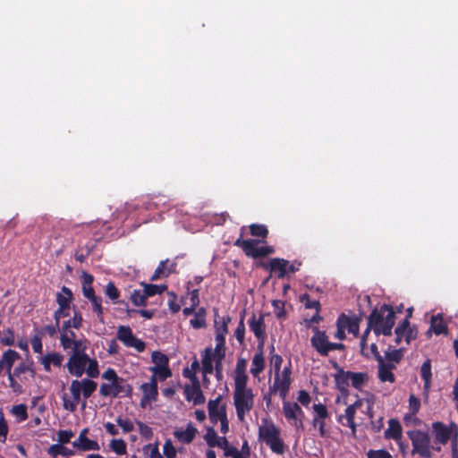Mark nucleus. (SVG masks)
Instances as JSON below:
<instances>
[{
  "instance_id": "obj_1",
  "label": "nucleus",
  "mask_w": 458,
  "mask_h": 458,
  "mask_svg": "<svg viewBox=\"0 0 458 458\" xmlns=\"http://www.w3.org/2000/svg\"><path fill=\"white\" fill-rule=\"evenodd\" d=\"M395 321V312L392 306L388 304H383L379 309L375 308L368 318V327L363 333L360 339V352L363 356L369 357L368 353H365V348L367 346V337L373 330L376 335H384L389 336L392 335V329Z\"/></svg>"
},
{
  "instance_id": "obj_2",
  "label": "nucleus",
  "mask_w": 458,
  "mask_h": 458,
  "mask_svg": "<svg viewBox=\"0 0 458 458\" xmlns=\"http://www.w3.org/2000/svg\"><path fill=\"white\" fill-rule=\"evenodd\" d=\"M233 404L238 420L243 421L254 406V394L251 388L247 387V383L234 384Z\"/></svg>"
},
{
  "instance_id": "obj_3",
  "label": "nucleus",
  "mask_w": 458,
  "mask_h": 458,
  "mask_svg": "<svg viewBox=\"0 0 458 458\" xmlns=\"http://www.w3.org/2000/svg\"><path fill=\"white\" fill-rule=\"evenodd\" d=\"M244 229L245 226L241 228V236L234 242L233 245L241 248L247 257H250L252 259H259L271 255L275 252V249L272 246L265 245L259 247V244L260 242H265V241H260L258 239L244 240Z\"/></svg>"
},
{
  "instance_id": "obj_4",
  "label": "nucleus",
  "mask_w": 458,
  "mask_h": 458,
  "mask_svg": "<svg viewBox=\"0 0 458 458\" xmlns=\"http://www.w3.org/2000/svg\"><path fill=\"white\" fill-rule=\"evenodd\" d=\"M280 435V429L273 422L259 428V439L264 441L276 454H283L285 451L284 443Z\"/></svg>"
},
{
  "instance_id": "obj_5",
  "label": "nucleus",
  "mask_w": 458,
  "mask_h": 458,
  "mask_svg": "<svg viewBox=\"0 0 458 458\" xmlns=\"http://www.w3.org/2000/svg\"><path fill=\"white\" fill-rule=\"evenodd\" d=\"M407 436L411 442V454H419L421 458H432L431 437L426 431L413 429L407 431Z\"/></svg>"
},
{
  "instance_id": "obj_6",
  "label": "nucleus",
  "mask_w": 458,
  "mask_h": 458,
  "mask_svg": "<svg viewBox=\"0 0 458 458\" xmlns=\"http://www.w3.org/2000/svg\"><path fill=\"white\" fill-rule=\"evenodd\" d=\"M56 303L58 308L54 312V320L61 321V318L70 316L71 304L73 301V294L70 288L62 287V293H56Z\"/></svg>"
},
{
  "instance_id": "obj_7",
  "label": "nucleus",
  "mask_w": 458,
  "mask_h": 458,
  "mask_svg": "<svg viewBox=\"0 0 458 458\" xmlns=\"http://www.w3.org/2000/svg\"><path fill=\"white\" fill-rule=\"evenodd\" d=\"M435 444L446 445L453 435H458V426L451 422L448 426L441 421L432 423Z\"/></svg>"
},
{
  "instance_id": "obj_8",
  "label": "nucleus",
  "mask_w": 458,
  "mask_h": 458,
  "mask_svg": "<svg viewBox=\"0 0 458 458\" xmlns=\"http://www.w3.org/2000/svg\"><path fill=\"white\" fill-rule=\"evenodd\" d=\"M313 335L310 338L312 348L323 357L328 356L331 348L329 338L324 330H320L318 327H312Z\"/></svg>"
},
{
  "instance_id": "obj_9",
  "label": "nucleus",
  "mask_w": 458,
  "mask_h": 458,
  "mask_svg": "<svg viewBox=\"0 0 458 458\" xmlns=\"http://www.w3.org/2000/svg\"><path fill=\"white\" fill-rule=\"evenodd\" d=\"M117 338L126 347H132L139 352H142L146 348L145 343L133 335L132 330L129 326L118 327Z\"/></svg>"
},
{
  "instance_id": "obj_10",
  "label": "nucleus",
  "mask_w": 458,
  "mask_h": 458,
  "mask_svg": "<svg viewBox=\"0 0 458 458\" xmlns=\"http://www.w3.org/2000/svg\"><path fill=\"white\" fill-rule=\"evenodd\" d=\"M314 416L312 420V426L314 428H318L319 436L326 437L329 432L326 429V420L329 419L330 414L327 407L323 403H314L312 406Z\"/></svg>"
},
{
  "instance_id": "obj_11",
  "label": "nucleus",
  "mask_w": 458,
  "mask_h": 458,
  "mask_svg": "<svg viewBox=\"0 0 458 458\" xmlns=\"http://www.w3.org/2000/svg\"><path fill=\"white\" fill-rule=\"evenodd\" d=\"M192 386H186L184 388V394L187 401H192L195 405L203 404L205 403V396L200 388L199 381L197 376L191 374V376H187Z\"/></svg>"
},
{
  "instance_id": "obj_12",
  "label": "nucleus",
  "mask_w": 458,
  "mask_h": 458,
  "mask_svg": "<svg viewBox=\"0 0 458 458\" xmlns=\"http://www.w3.org/2000/svg\"><path fill=\"white\" fill-rule=\"evenodd\" d=\"M140 388L143 393L140 403L141 408H145L147 404L157 400L158 386L155 376H151L149 382L141 384Z\"/></svg>"
},
{
  "instance_id": "obj_13",
  "label": "nucleus",
  "mask_w": 458,
  "mask_h": 458,
  "mask_svg": "<svg viewBox=\"0 0 458 458\" xmlns=\"http://www.w3.org/2000/svg\"><path fill=\"white\" fill-rule=\"evenodd\" d=\"M222 396L218 395L216 398L209 400L208 403V411L209 420L213 425H216L218 420L225 418L227 416L226 413V406L225 404H221Z\"/></svg>"
},
{
  "instance_id": "obj_14",
  "label": "nucleus",
  "mask_w": 458,
  "mask_h": 458,
  "mask_svg": "<svg viewBox=\"0 0 458 458\" xmlns=\"http://www.w3.org/2000/svg\"><path fill=\"white\" fill-rule=\"evenodd\" d=\"M78 385H79V380H77V379L72 380L71 383L70 392L72 394V400H68L65 397V395L63 397L64 408L66 411H69L71 412H73L76 411L77 406L81 402V392Z\"/></svg>"
},
{
  "instance_id": "obj_15",
  "label": "nucleus",
  "mask_w": 458,
  "mask_h": 458,
  "mask_svg": "<svg viewBox=\"0 0 458 458\" xmlns=\"http://www.w3.org/2000/svg\"><path fill=\"white\" fill-rule=\"evenodd\" d=\"M288 260L280 258L271 259L268 264H264L263 267L268 269L271 274H275L277 278H284L287 276Z\"/></svg>"
},
{
  "instance_id": "obj_16",
  "label": "nucleus",
  "mask_w": 458,
  "mask_h": 458,
  "mask_svg": "<svg viewBox=\"0 0 458 458\" xmlns=\"http://www.w3.org/2000/svg\"><path fill=\"white\" fill-rule=\"evenodd\" d=\"M88 361H89V358L70 356L66 364L69 373L77 377H81Z\"/></svg>"
},
{
  "instance_id": "obj_17",
  "label": "nucleus",
  "mask_w": 458,
  "mask_h": 458,
  "mask_svg": "<svg viewBox=\"0 0 458 458\" xmlns=\"http://www.w3.org/2000/svg\"><path fill=\"white\" fill-rule=\"evenodd\" d=\"M88 432V428H84L81 431L79 437L72 442L73 447L82 451H96L99 449V445L97 441L89 439L87 437Z\"/></svg>"
},
{
  "instance_id": "obj_18",
  "label": "nucleus",
  "mask_w": 458,
  "mask_h": 458,
  "mask_svg": "<svg viewBox=\"0 0 458 458\" xmlns=\"http://www.w3.org/2000/svg\"><path fill=\"white\" fill-rule=\"evenodd\" d=\"M249 327L256 338H267L266 324L263 314H260L259 318H257L255 314H252L249 320Z\"/></svg>"
},
{
  "instance_id": "obj_19",
  "label": "nucleus",
  "mask_w": 458,
  "mask_h": 458,
  "mask_svg": "<svg viewBox=\"0 0 458 458\" xmlns=\"http://www.w3.org/2000/svg\"><path fill=\"white\" fill-rule=\"evenodd\" d=\"M113 398L124 396L131 397L132 394V386L123 377H119L112 382Z\"/></svg>"
},
{
  "instance_id": "obj_20",
  "label": "nucleus",
  "mask_w": 458,
  "mask_h": 458,
  "mask_svg": "<svg viewBox=\"0 0 458 458\" xmlns=\"http://www.w3.org/2000/svg\"><path fill=\"white\" fill-rule=\"evenodd\" d=\"M20 358L21 356L16 351L12 349L5 351L0 358V375L4 369L6 370L7 374L11 373L14 362Z\"/></svg>"
},
{
  "instance_id": "obj_21",
  "label": "nucleus",
  "mask_w": 458,
  "mask_h": 458,
  "mask_svg": "<svg viewBox=\"0 0 458 458\" xmlns=\"http://www.w3.org/2000/svg\"><path fill=\"white\" fill-rule=\"evenodd\" d=\"M291 385V377H284L279 373L275 374V380L271 390L273 392H279L280 397L284 399L288 394Z\"/></svg>"
},
{
  "instance_id": "obj_22",
  "label": "nucleus",
  "mask_w": 458,
  "mask_h": 458,
  "mask_svg": "<svg viewBox=\"0 0 458 458\" xmlns=\"http://www.w3.org/2000/svg\"><path fill=\"white\" fill-rule=\"evenodd\" d=\"M81 394L84 397V401L81 403L82 408L86 407V400L89 398L92 394L97 390L98 384L97 382L89 379V378H83L81 380H79L78 385Z\"/></svg>"
},
{
  "instance_id": "obj_23",
  "label": "nucleus",
  "mask_w": 458,
  "mask_h": 458,
  "mask_svg": "<svg viewBox=\"0 0 458 458\" xmlns=\"http://www.w3.org/2000/svg\"><path fill=\"white\" fill-rule=\"evenodd\" d=\"M64 360V355L58 352L47 353L41 360V363L44 366V369L47 372L51 371V364L55 367H61Z\"/></svg>"
},
{
  "instance_id": "obj_24",
  "label": "nucleus",
  "mask_w": 458,
  "mask_h": 458,
  "mask_svg": "<svg viewBox=\"0 0 458 458\" xmlns=\"http://www.w3.org/2000/svg\"><path fill=\"white\" fill-rule=\"evenodd\" d=\"M403 428L397 420L391 419L388 421V428L385 431V437L399 441L402 437Z\"/></svg>"
},
{
  "instance_id": "obj_25",
  "label": "nucleus",
  "mask_w": 458,
  "mask_h": 458,
  "mask_svg": "<svg viewBox=\"0 0 458 458\" xmlns=\"http://www.w3.org/2000/svg\"><path fill=\"white\" fill-rule=\"evenodd\" d=\"M349 380L350 377L348 375V371H344V369H339V372H336L335 375V383L336 388L344 395L348 394Z\"/></svg>"
},
{
  "instance_id": "obj_26",
  "label": "nucleus",
  "mask_w": 458,
  "mask_h": 458,
  "mask_svg": "<svg viewBox=\"0 0 458 458\" xmlns=\"http://www.w3.org/2000/svg\"><path fill=\"white\" fill-rule=\"evenodd\" d=\"M197 432V428H194L191 423H189L185 430H176L174 435L179 441L184 444H190L193 441Z\"/></svg>"
},
{
  "instance_id": "obj_27",
  "label": "nucleus",
  "mask_w": 458,
  "mask_h": 458,
  "mask_svg": "<svg viewBox=\"0 0 458 458\" xmlns=\"http://www.w3.org/2000/svg\"><path fill=\"white\" fill-rule=\"evenodd\" d=\"M337 318L339 322L344 326V329L348 330L350 334L355 336L359 335V321L357 318H351L344 313H342Z\"/></svg>"
},
{
  "instance_id": "obj_28",
  "label": "nucleus",
  "mask_w": 458,
  "mask_h": 458,
  "mask_svg": "<svg viewBox=\"0 0 458 458\" xmlns=\"http://www.w3.org/2000/svg\"><path fill=\"white\" fill-rule=\"evenodd\" d=\"M247 360L244 358H239L235 367L234 384L248 383L249 377L246 373Z\"/></svg>"
},
{
  "instance_id": "obj_29",
  "label": "nucleus",
  "mask_w": 458,
  "mask_h": 458,
  "mask_svg": "<svg viewBox=\"0 0 458 458\" xmlns=\"http://www.w3.org/2000/svg\"><path fill=\"white\" fill-rule=\"evenodd\" d=\"M420 376L421 378L424 381L423 389L424 392L428 393L430 386H431V378H432V372H431V360L429 359H427L420 367Z\"/></svg>"
},
{
  "instance_id": "obj_30",
  "label": "nucleus",
  "mask_w": 458,
  "mask_h": 458,
  "mask_svg": "<svg viewBox=\"0 0 458 458\" xmlns=\"http://www.w3.org/2000/svg\"><path fill=\"white\" fill-rule=\"evenodd\" d=\"M94 277L92 275L83 272L82 274V293L86 299L96 296L95 290L92 286Z\"/></svg>"
},
{
  "instance_id": "obj_31",
  "label": "nucleus",
  "mask_w": 458,
  "mask_h": 458,
  "mask_svg": "<svg viewBox=\"0 0 458 458\" xmlns=\"http://www.w3.org/2000/svg\"><path fill=\"white\" fill-rule=\"evenodd\" d=\"M356 411L354 410L353 406H347V408L344 411V415L339 416V422H342L343 419L346 420V424L343 423L344 425L348 426L352 429V433L353 436L356 434V428L357 424L354 421Z\"/></svg>"
},
{
  "instance_id": "obj_32",
  "label": "nucleus",
  "mask_w": 458,
  "mask_h": 458,
  "mask_svg": "<svg viewBox=\"0 0 458 458\" xmlns=\"http://www.w3.org/2000/svg\"><path fill=\"white\" fill-rule=\"evenodd\" d=\"M266 361L264 356H260L259 353H255L251 360L250 373L254 377L259 376L265 369Z\"/></svg>"
},
{
  "instance_id": "obj_33",
  "label": "nucleus",
  "mask_w": 458,
  "mask_h": 458,
  "mask_svg": "<svg viewBox=\"0 0 458 458\" xmlns=\"http://www.w3.org/2000/svg\"><path fill=\"white\" fill-rule=\"evenodd\" d=\"M141 285L143 286L142 291L147 299L148 297H152L157 294H161L165 291L167 290L166 284H152L141 283Z\"/></svg>"
},
{
  "instance_id": "obj_34",
  "label": "nucleus",
  "mask_w": 458,
  "mask_h": 458,
  "mask_svg": "<svg viewBox=\"0 0 458 458\" xmlns=\"http://www.w3.org/2000/svg\"><path fill=\"white\" fill-rule=\"evenodd\" d=\"M430 328L437 335L447 333L446 323L439 314L431 318Z\"/></svg>"
},
{
  "instance_id": "obj_35",
  "label": "nucleus",
  "mask_w": 458,
  "mask_h": 458,
  "mask_svg": "<svg viewBox=\"0 0 458 458\" xmlns=\"http://www.w3.org/2000/svg\"><path fill=\"white\" fill-rule=\"evenodd\" d=\"M214 359L212 358V348L208 347L205 349L204 354L202 355V370L205 375L212 374L214 372Z\"/></svg>"
},
{
  "instance_id": "obj_36",
  "label": "nucleus",
  "mask_w": 458,
  "mask_h": 458,
  "mask_svg": "<svg viewBox=\"0 0 458 458\" xmlns=\"http://www.w3.org/2000/svg\"><path fill=\"white\" fill-rule=\"evenodd\" d=\"M206 315L207 311L205 308H199L194 314V318L190 320V325L194 329H199L206 327Z\"/></svg>"
},
{
  "instance_id": "obj_37",
  "label": "nucleus",
  "mask_w": 458,
  "mask_h": 458,
  "mask_svg": "<svg viewBox=\"0 0 458 458\" xmlns=\"http://www.w3.org/2000/svg\"><path fill=\"white\" fill-rule=\"evenodd\" d=\"M300 410V405L297 403H291L284 401L283 403V413L286 420H293L295 422L296 412L295 411Z\"/></svg>"
},
{
  "instance_id": "obj_38",
  "label": "nucleus",
  "mask_w": 458,
  "mask_h": 458,
  "mask_svg": "<svg viewBox=\"0 0 458 458\" xmlns=\"http://www.w3.org/2000/svg\"><path fill=\"white\" fill-rule=\"evenodd\" d=\"M352 386L356 389H361L362 386L368 379V374L365 372H352L348 371Z\"/></svg>"
},
{
  "instance_id": "obj_39",
  "label": "nucleus",
  "mask_w": 458,
  "mask_h": 458,
  "mask_svg": "<svg viewBox=\"0 0 458 458\" xmlns=\"http://www.w3.org/2000/svg\"><path fill=\"white\" fill-rule=\"evenodd\" d=\"M47 453L53 458H56L58 455L68 456L73 454L72 450L64 446L62 444H55L50 445Z\"/></svg>"
},
{
  "instance_id": "obj_40",
  "label": "nucleus",
  "mask_w": 458,
  "mask_h": 458,
  "mask_svg": "<svg viewBox=\"0 0 458 458\" xmlns=\"http://www.w3.org/2000/svg\"><path fill=\"white\" fill-rule=\"evenodd\" d=\"M92 305V310L97 315L98 318L100 322H104V309L102 306V297L101 296H94L89 299Z\"/></svg>"
},
{
  "instance_id": "obj_41",
  "label": "nucleus",
  "mask_w": 458,
  "mask_h": 458,
  "mask_svg": "<svg viewBox=\"0 0 458 458\" xmlns=\"http://www.w3.org/2000/svg\"><path fill=\"white\" fill-rule=\"evenodd\" d=\"M250 233L253 237H259L264 241L267 238L268 229L265 225L251 224L250 226Z\"/></svg>"
},
{
  "instance_id": "obj_42",
  "label": "nucleus",
  "mask_w": 458,
  "mask_h": 458,
  "mask_svg": "<svg viewBox=\"0 0 458 458\" xmlns=\"http://www.w3.org/2000/svg\"><path fill=\"white\" fill-rule=\"evenodd\" d=\"M149 369L153 372L152 376H155L157 379L158 378L161 381H165L172 376V371L168 365L163 367H151Z\"/></svg>"
},
{
  "instance_id": "obj_43",
  "label": "nucleus",
  "mask_w": 458,
  "mask_h": 458,
  "mask_svg": "<svg viewBox=\"0 0 458 458\" xmlns=\"http://www.w3.org/2000/svg\"><path fill=\"white\" fill-rule=\"evenodd\" d=\"M285 302L281 300H274L272 301V307L274 310V313L277 319H285L287 317V313L284 309Z\"/></svg>"
},
{
  "instance_id": "obj_44",
  "label": "nucleus",
  "mask_w": 458,
  "mask_h": 458,
  "mask_svg": "<svg viewBox=\"0 0 458 458\" xmlns=\"http://www.w3.org/2000/svg\"><path fill=\"white\" fill-rule=\"evenodd\" d=\"M59 329H60V321H58V322L55 321L54 324L47 325V326L41 327L38 330V334L41 336L47 335L50 337H55V336H56L57 333L59 332Z\"/></svg>"
},
{
  "instance_id": "obj_45",
  "label": "nucleus",
  "mask_w": 458,
  "mask_h": 458,
  "mask_svg": "<svg viewBox=\"0 0 458 458\" xmlns=\"http://www.w3.org/2000/svg\"><path fill=\"white\" fill-rule=\"evenodd\" d=\"M300 301L303 303L306 309H315L318 312L321 310V304L317 300H311L308 293L300 296Z\"/></svg>"
},
{
  "instance_id": "obj_46",
  "label": "nucleus",
  "mask_w": 458,
  "mask_h": 458,
  "mask_svg": "<svg viewBox=\"0 0 458 458\" xmlns=\"http://www.w3.org/2000/svg\"><path fill=\"white\" fill-rule=\"evenodd\" d=\"M378 379L381 382L394 383L395 377L393 371L387 369L382 365H378Z\"/></svg>"
},
{
  "instance_id": "obj_47",
  "label": "nucleus",
  "mask_w": 458,
  "mask_h": 458,
  "mask_svg": "<svg viewBox=\"0 0 458 458\" xmlns=\"http://www.w3.org/2000/svg\"><path fill=\"white\" fill-rule=\"evenodd\" d=\"M131 301L135 306H147V298L142 290H134L131 294Z\"/></svg>"
},
{
  "instance_id": "obj_48",
  "label": "nucleus",
  "mask_w": 458,
  "mask_h": 458,
  "mask_svg": "<svg viewBox=\"0 0 458 458\" xmlns=\"http://www.w3.org/2000/svg\"><path fill=\"white\" fill-rule=\"evenodd\" d=\"M110 447L118 455H123L127 452L126 443L123 439H113Z\"/></svg>"
},
{
  "instance_id": "obj_49",
  "label": "nucleus",
  "mask_w": 458,
  "mask_h": 458,
  "mask_svg": "<svg viewBox=\"0 0 458 458\" xmlns=\"http://www.w3.org/2000/svg\"><path fill=\"white\" fill-rule=\"evenodd\" d=\"M152 361L156 364L154 367H163L168 365L169 360L167 356L158 351H155L151 355Z\"/></svg>"
},
{
  "instance_id": "obj_50",
  "label": "nucleus",
  "mask_w": 458,
  "mask_h": 458,
  "mask_svg": "<svg viewBox=\"0 0 458 458\" xmlns=\"http://www.w3.org/2000/svg\"><path fill=\"white\" fill-rule=\"evenodd\" d=\"M403 349H394L392 351H386L385 353V357L388 361H394V363H399L403 359Z\"/></svg>"
},
{
  "instance_id": "obj_51",
  "label": "nucleus",
  "mask_w": 458,
  "mask_h": 458,
  "mask_svg": "<svg viewBox=\"0 0 458 458\" xmlns=\"http://www.w3.org/2000/svg\"><path fill=\"white\" fill-rule=\"evenodd\" d=\"M169 263L168 259L160 261L159 265L156 268L154 274L151 276L150 280L156 281L159 279L160 277H167L166 272H165V265Z\"/></svg>"
},
{
  "instance_id": "obj_52",
  "label": "nucleus",
  "mask_w": 458,
  "mask_h": 458,
  "mask_svg": "<svg viewBox=\"0 0 458 458\" xmlns=\"http://www.w3.org/2000/svg\"><path fill=\"white\" fill-rule=\"evenodd\" d=\"M106 295L114 303L120 296V292L113 282H109L106 286Z\"/></svg>"
},
{
  "instance_id": "obj_53",
  "label": "nucleus",
  "mask_w": 458,
  "mask_h": 458,
  "mask_svg": "<svg viewBox=\"0 0 458 458\" xmlns=\"http://www.w3.org/2000/svg\"><path fill=\"white\" fill-rule=\"evenodd\" d=\"M12 412L19 418V421H24L28 419L27 406L25 404L14 405Z\"/></svg>"
},
{
  "instance_id": "obj_54",
  "label": "nucleus",
  "mask_w": 458,
  "mask_h": 458,
  "mask_svg": "<svg viewBox=\"0 0 458 458\" xmlns=\"http://www.w3.org/2000/svg\"><path fill=\"white\" fill-rule=\"evenodd\" d=\"M217 434L212 427L207 428V432L204 436V439L209 447H215L216 442L217 441Z\"/></svg>"
},
{
  "instance_id": "obj_55",
  "label": "nucleus",
  "mask_w": 458,
  "mask_h": 458,
  "mask_svg": "<svg viewBox=\"0 0 458 458\" xmlns=\"http://www.w3.org/2000/svg\"><path fill=\"white\" fill-rule=\"evenodd\" d=\"M136 424L138 425L140 434L146 439H151L153 437L152 428L147 424L143 423L140 420H136Z\"/></svg>"
},
{
  "instance_id": "obj_56",
  "label": "nucleus",
  "mask_w": 458,
  "mask_h": 458,
  "mask_svg": "<svg viewBox=\"0 0 458 458\" xmlns=\"http://www.w3.org/2000/svg\"><path fill=\"white\" fill-rule=\"evenodd\" d=\"M115 421L117 425L123 428L124 433H130L134 429L133 423L129 419H123L121 416H119L116 418Z\"/></svg>"
},
{
  "instance_id": "obj_57",
  "label": "nucleus",
  "mask_w": 458,
  "mask_h": 458,
  "mask_svg": "<svg viewBox=\"0 0 458 458\" xmlns=\"http://www.w3.org/2000/svg\"><path fill=\"white\" fill-rule=\"evenodd\" d=\"M245 335V325H244V316H242L240 322L236 327L234 332L235 338L237 341L242 344L244 341Z\"/></svg>"
},
{
  "instance_id": "obj_58",
  "label": "nucleus",
  "mask_w": 458,
  "mask_h": 458,
  "mask_svg": "<svg viewBox=\"0 0 458 458\" xmlns=\"http://www.w3.org/2000/svg\"><path fill=\"white\" fill-rule=\"evenodd\" d=\"M163 452L166 458H176V449L170 439L165 442Z\"/></svg>"
},
{
  "instance_id": "obj_59",
  "label": "nucleus",
  "mask_w": 458,
  "mask_h": 458,
  "mask_svg": "<svg viewBox=\"0 0 458 458\" xmlns=\"http://www.w3.org/2000/svg\"><path fill=\"white\" fill-rule=\"evenodd\" d=\"M7 376L9 380V386L12 388L13 392L18 394H22L23 388L21 385L15 380L16 376L12 374V372L8 373Z\"/></svg>"
},
{
  "instance_id": "obj_60",
  "label": "nucleus",
  "mask_w": 458,
  "mask_h": 458,
  "mask_svg": "<svg viewBox=\"0 0 458 458\" xmlns=\"http://www.w3.org/2000/svg\"><path fill=\"white\" fill-rule=\"evenodd\" d=\"M88 368H87V374L90 377H97L99 374L98 370V361L93 359H89V361H88Z\"/></svg>"
},
{
  "instance_id": "obj_61",
  "label": "nucleus",
  "mask_w": 458,
  "mask_h": 458,
  "mask_svg": "<svg viewBox=\"0 0 458 458\" xmlns=\"http://www.w3.org/2000/svg\"><path fill=\"white\" fill-rule=\"evenodd\" d=\"M367 458H393L391 454L385 450V449H379V450H369L367 453Z\"/></svg>"
},
{
  "instance_id": "obj_62",
  "label": "nucleus",
  "mask_w": 458,
  "mask_h": 458,
  "mask_svg": "<svg viewBox=\"0 0 458 458\" xmlns=\"http://www.w3.org/2000/svg\"><path fill=\"white\" fill-rule=\"evenodd\" d=\"M69 319L72 322V328L80 329L82 327L83 318L80 310H74L72 318Z\"/></svg>"
},
{
  "instance_id": "obj_63",
  "label": "nucleus",
  "mask_w": 458,
  "mask_h": 458,
  "mask_svg": "<svg viewBox=\"0 0 458 458\" xmlns=\"http://www.w3.org/2000/svg\"><path fill=\"white\" fill-rule=\"evenodd\" d=\"M420 408V400L414 394H411L409 397V409L412 415L418 413Z\"/></svg>"
},
{
  "instance_id": "obj_64",
  "label": "nucleus",
  "mask_w": 458,
  "mask_h": 458,
  "mask_svg": "<svg viewBox=\"0 0 458 458\" xmlns=\"http://www.w3.org/2000/svg\"><path fill=\"white\" fill-rule=\"evenodd\" d=\"M72 437L73 432L72 430H59L57 433V439L62 445L69 443Z\"/></svg>"
}]
</instances>
